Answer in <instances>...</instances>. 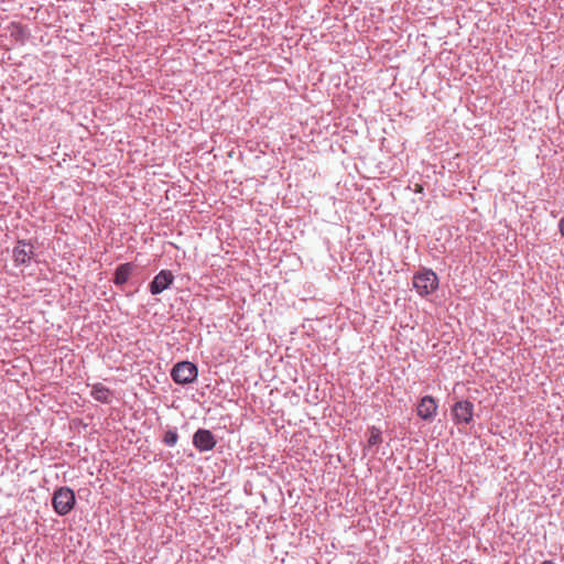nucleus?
<instances>
[{
  "label": "nucleus",
  "mask_w": 564,
  "mask_h": 564,
  "mask_svg": "<svg viewBox=\"0 0 564 564\" xmlns=\"http://www.w3.org/2000/svg\"><path fill=\"white\" fill-rule=\"evenodd\" d=\"M75 501V492L68 487H61L55 490L52 505L57 514L65 516L72 511Z\"/></svg>",
  "instance_id": "1"
},
{
  "label": "nucleus",
  "mask_w": 564,
  "mask_h": 564,
  "mask_svg": "<svg viewBox=\"0 0 564 564\" xmlns=\"http://www.w3.org/2000/svg\"><path fill=\"white\" fill-rule=\"evenodd\" d=\"M413 288L421 296H426L438 288V278L432 270H423L414 274Z\"/></svg>",
  "instance_id": "2"
},
{
  "label": "nucleus",
  "mask_w": 564,
  "mask_h": 564,
  "mask_svg": "<svg viewBox=\"0 0 564 564\" xmlns=\"http://www.w3.org/2000/svg\"><path fill=\"white\" fill-rule=\"evenodd\" d=\"M197 367L189 361L177 362L171 371L173 380L180 384L193 382L197 378Z\"/></svg>",
  "instance_id": "3"
},
{
  "label": "nucleus",
  "mask_w": 564,
  "mask_h": 564,
  "mask_svg": "<svg viewBox=\"0 0 564 564\" xmlns=\"http://www.w3.org/2000/svg\"><path fill=\"white\" fill-rule=\"evenodd\" d=\"M453 417L455 423L468 424L473 420L474 405L469 401H458L454 404L452 409Z\"/></svg>",
  "instance_id": "4"
},
{
  "label": "nucleus",
  "mask_w": 564,
  "mask_h": 564,
  "mask_svg": "<svg viewBox=\"0 0 564 564\" xmlns=\"http://www.w3.org/2000/svg\"><path fill=\"white\" fill-rule=\"evenodd\" d=\"M173 281V273L170 270H162L154 276L153 281L150 283V292L153 295L160 294L166 289H169Z\"/></svg>",
  "instance_id": "5"
},
{
  "label": "nucleus",
  "mask_w": 564,
  "mask_h": 564,
  "mask_svg": "<svg viewBox=\"0 0 564 564\" xmlns=\"http://www.w3.org/2000/svg\"><path fill=\"white\" fill-rule=\"evenodd\" d=\"M193 443L200 452L212 451L216 446V441L210 431L200 429L193 437Z\"/></svg>",
  "instance_id": "6"
},
{
  "label": "nucleus",
  "mask_w": 564,
  "mask_h": 564,
  "mask_svg": "<svg viewBox=\"0 0 564 564\" xmlns=\"http://www.w3.org/2000/svg\"><path fill=\"white\" fill-rule=\"evenodd\" d=\"M33 256V246L24 240H19L13 249V261L15 265L28 263Z\"/></svg>",
  "instance_id": "7"
},
{
  "label": "nucleus",
  "mask_w": 564,
  "mask_h": 564,
  "mask_svg": "<svg viewBox=\"0 0 564 564\" xmlns=\"http://www.w3.org/2000/svg\"><path fill=\"white\" fill-rule=\"evenodd\" d=\"M437 404L433 397L425 395L417 405V415L423 420H432L436 415Z\"/></svg>",
  "instance_id": "8"
},
{
  "label": "nucleus",
  "mask_w": 564,
  "mask_h": 564,
  "mask_svg": "<svg viewBox=\"0 0 564 564\" xmlns=\"http://www.w3.org/2000/svg\"><path fill=\"white\" fill-rule=\"evenodd\" d=\"M132 271H133V264H131V263L120 264L116 269V272H115V278H113L115 284H117V285L124 284L129 280Z\"/></svg>",
  "instance_id": "9"
},
{
  "label": "nucleus",
  "mask_w": 564,
  "mask_h": 564,
  "mask_svg": "<svg viewBox=\"0 0 564 564\" xmlns=\"http://www.w3.org/2000/svg\"><path fill=\"white\" fill-rule=\"evenodd\" d=\"M91 395L95 400L102 403H109L111 400V391L101 383H97L93 387Z\"/></svg>",
  "instance_id": "10"
},
{
  "label": "nucleus",
  "mask_w": 564,
  "mask_h": 564,
  "mask_svg": "<svg viewBox=\"0 0 564 564\" xmlns=\"http://www.w3.org/2000/svg\"><path fill=\"white\" fill-rule=\"evenodd\" d=\"M369 437H368V441H367V446L370 448L372 446H376V445H379L380 443H382V436H381V431L376 427V426H371L369 430Z\"/></svg>",
  "instance_id": "11"
},
{
  "label": "nucleus",
  "mask_w": 564,
  "mask_h": 564,
  "mask_svg": "<svg viewBox=\"0 0 564 564\" xmlns=\"http://www.w3.org/2000/svg\"><path fill=\"white\" fill-rule=\"evenodd\" d=\"M177 433L176 432H173V431H169L165 433V436H164V442L169 445V446H174L177 442Z\"/></svg>",
  "instance_id": "12"
},
{
  "label": "nucleus",
  "mask_w": 564,
  "mask_h": 564,
  "mask_svg": "<svg viewBox=\"0 0 564 564\" xmlns=\"http://www.w3.org/2000/svg\"><path fill=\"white\" fill-rule=\"evenodd\" d=\"M414 192L415 193H422L423 192V186L421 184H415Z\"/></svg>",
  "instance_id": "13"
},
{
  "label": "nucleus",
  "mask_w": 564,
  "mask_h": 564,
  "mask_svg": "<svg viewBox=\"0 0 564 564\" xmlns=\"http://www.w3.org/2000/svg\"><path fill=\"white\" fill-rule=\"evenodd\" d=\"M560 231H561L562 236L564 237V218L561 219V221H560Z\"/></svg>",
  "instance_id": "14"
},
{
  "label": "nucleus",
  "mask_w": 564,
  "mask_h": 564,
  "mask_svg": "<svg viewBox=\"0 0 564 564\" xmlns=\"http://www.w3.org/2000/svg\"><path fill=\"white\" fill-rule=\"evenodd\" d=\"M541 564H555V563H553L552 561H544Z\"/></svg>",
  "instance_id": "15"
}]
</instances>
